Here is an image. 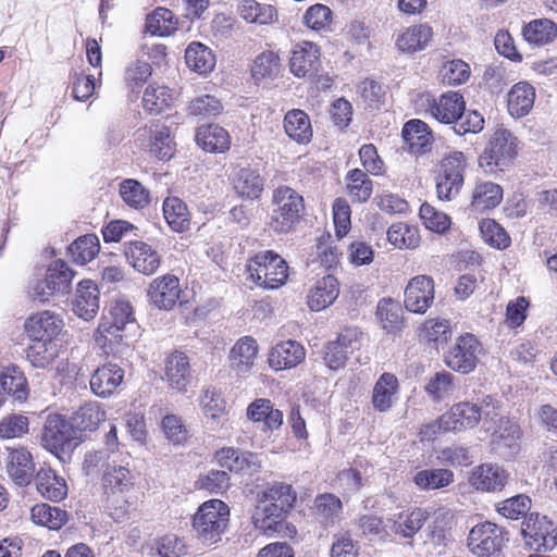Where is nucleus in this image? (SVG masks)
<instances>
[{
	"label": "nucleus",
	"mask_w": 557,
	"mask_h": 557,
	"mask_svg": "<svg viewBox=\"0 0 557 557\" xmlns=\"http://www.w3.org/2000/svg\"><path fill=\"white\" fill-rule=\"evenodd\" d=\"M498 409L497 400L490 395L479 403L461 401L454 405L437 422L424 425L421 433L424 437L431 438L440 431L460 432L473 429L480 421L490 430V423L495 422L499 416Z\"/></svg>",
	"instance_id": "1"
},
{
	"label": "nucleus",
	"mask_w": 557,
	"mask_h": 557,
	"mask_svg": "<svg viewBox=\"0 0 557 557\" xmlns=\"http://www.w3.org/2000/svg\"><path fill=\"white\" fill-rule=\"evenodd\" d=\"M297 499L290 484L275 482L258 494V505L252 515L257 530L267 535L280 532L283 528V513L288 511Z\"/></svg>",
	"instance_id": "2"
},
{
	"label": "nucleus",
	"mask_w": 557,
	"mask_h": 557,
	"mask_svg": "<svg viewBox=\"0 0 557 557\" xmlns=\"http://www.w3.org/2000/svg\"><path fill=\"white\" fill-rule=\"evenodd\" d=\"M64 321L55 310L37 311V368L48 366L62 347Z\"/></svg>",
	"instance_id": "3"
},
{
	"label": "nucleus",
	"mask_w": 557,
	"mask_h": 557,
	"mask_svg": "<svg viewBox=\"0 0 557 557\" xmlns=\"http://www.w3.org/2000/svg\"><path fill=\"white\" fill-rule=\"evenodd\" d=\"M273 206L270 227L277 234H287L295 230L304 210L302 196L288 186H280L273 191Z\"/></svg>",
	"instance_id": "4"
},
{
	"label": "nucleus",
	"mask_w": 557,
	"mask_h": 557,
	"mask_svg": "<svg viewBox=\"0 0 557 557\" xmlns=\"http://www.w3.org/2000/svg\"><path fill=\"white\" fill-rule=\"evenodd\" d=\"M230 521V509L220 499L205 502L194 515L193 528L197 537L211 545L221 540Z\"/></svg>",
	"instance_id": "5"
},
{
	"label": "nucleus",
	"mask_w": 557,
	"mask_h": 557,
	"mask_svg": "<svg viewBox=\"0 0 557 557\" xmlns=\"http://www.w3.org/2000/svg\"><path fill=\"white\" fill-rule=\"evenodd\" d=\"M246 270L248 278L265 289L281 287L288 277L286 261L272 250L258 252L248 261Z\"/></svg>",
	"instance_id": "6"
},
{
	"label": "nucleus",
	"mask_w": 557,
	"mask_h": 557,
	"mask_svg": "<svg viewBox=\"0 0 557 557\" xmlns=\"http://www.w3.org/2000/svg\"><path fill=\"white\" fill-rule=\"evenodd\" d=\"M517 154V137L506 128H498L491 135L479 164L487 173L503 172L513 163Z\"/></svg>",
	"instance_id": "7"
},
{
	"label": "nucleus",
	"mask_w": 557,
	"mask_h": 557,
	"mask_svg": "<svg viewBox=\"0 0 557 557\" xmlns=\"http://www.w3.org/2000/svg\"><path fill=\"white\" fill-rule=\"evenodd\" d=\"M75 275V271L64 260L51 261L44 278L37 282V301L47 302L53 296L69 294Z\"/></svg>",
	"instance_id": "8"
},
{
	"label": "nucleus",
	"mask_w": 557,
	"mask_h": 557,
	"mask_svg": "<svg viewBox=\"0 0 557 557\" xmlns=\"http://www.w3.org/2000/svg\"><path fill=\"white\" fill-rule=\"evenodd\" d=\"M482 352L479 339L471 333H465L445 352L444 362L453 371L468 374L475 369Z\"/></svg>",
	"instance_id": "9"
},
{
	"label": "nucleus",
	"mask_w": 557,
	"mask_h": 557,
	"mask_svg": "<svg viewBox=\"0 0 557 557\" xmlns=\"http://www.w3.org/2000/svg\"><path fill=\"white\" fill-rule=\"evenodd\" d=\"M521 535L524 545L531 550H552L557 545L554 523L539 513H530L522 522Z\"/></svg>",
	"instance_id": "10"
},
{
	"label": "nucleus",
	"mask_w": 557,
	"mask_h": 557,
	"mask_svg": "<svg viewBox=\"0 0 557 557\" xmlns=\"http://www.w3.org/2000/svg\"><path fill=\"white\" fill-rule=\"evenodd\" d=\"M466 158L460 151H454L443 159L441 172L436 178V193L441 200L455 198L463 184Z\"/></svg>",
	"instance_id": "11"
},
{
	"label": "nucleus",
	"mask_w": 557,
	"mask_h": 557,
	"mask_svg": "<svg viewBox=\"0 0 557 557\" xmlns=\"http://www.w3.org/2000/svg\"><path fill=\"white\" fill-rule=\"evenodd\" d=\"M102 483L108 507H113L124 513L128 504L125 494L134 485L129 470L123 466H108L102 476Z\"/></svg>",
	"instance_id": "12"
},
{
	"label": "nucleus",
	"mask_w": 557,
	"mask_h": 557,
	"mask_svg": "<svg viewBox=\"0 0 557 557\" xmlns=\"http://www.w3.org/2000/svg\"><path fill=\"white\" fill-rule=\"evenodd\" d=\"M505 543V532L496 523L485 521L474 525L468 536L469 549L479 557L498 553Z\"/></svg>",
	"instance_id": "13"
},
{
	"label": "nucleus",
	"mask_w": 557,
	"mask_h": 557,
	"mask_svg": "<svg viewBox=\"0 0 557 557\" xmlns=\"http://www.w3.org/2000/svg\"><path fill=\"white\" fill-rule=\"evenodd\" d=\"M76 440L77 436L71 423L61 414H49L47 417L41 435L45 448L54 454L65 453L76 445Z\"/></svg>",
	"instance_id": "14"
},
{
	"label": "nucleus",
	"mask_w": 557,
	"mask_h": 557,
	"mask_svg": "<svg viewBox=\"0 0 557 557\" xmlns=\"http://www.w3.org/2000/svg\"><path fill=\"white\" fill-rule=\"evenodd\" d=\"M508 481V471L503 466L493 462L474 467L469 476L471 486L481 492H500Z\"/></svg>",
	"instance_id": "15"
},
{
	"label": "nucleus",
	"mask_w": 557,
	"mask_h": 557,
	"mask_svg": "<svg viewBox=\"0 0 557 557\" xmlns=\"http://www.w3.org/2000/svg\"><path fill=\"white\" fill-rule=\"evenodd\" d=\"M434 300V283L430 276L411 278L405 289V307L413 313H424Z\"/></svg>",
	"instance_id": "16"
},
{
	"label": "nucleus",
	"mask_w": 557,
	"mask_h": 557,
	"mask_svg": "<svg viewBox=\"0 0 557 557\" xmlns=\"http://www.w3.org/2000/svg\"><path fill=\"white\" fill-rule=\"evenodd\" d=\"M181 293L180 280L173 274L156 277L148 288L150 302L162 310H171L180 299Z\"/></svg>",
	"instance_id": "17"
},
{
	"label": "nucleus",
	"mask_w": 557,
	"mask_h": 557,
	"mask_svg": "<svg viewBox=\"0 0 557 557\" xmlns=\"http://www.w3.org/2000/svg\"><path fill=\"white\" fill-rule=\"evenodd\" d=\"M100 308V292L91 280L81 281L72 301V310L79 319L91 321L96 318Z\"/></svg>",
	"instance_id": "18"
},
{
	"label": "nucleus",
	"mask_w": 557,
	"mask_h": 557,
	"mask_svg": "<svg viewBox=\"0 0 557 557\" xmlns=\"http://www.w3.org/2000/svg\"><path fill=\"white\" fill-rule=\"evenodd\" d=\"M320 54V48L311 41L297 44L289 60L290 72L297 77L315 75L321 66Z\"/></svg>",
	"instance_id": "19"
},
{
	"label": "nucleus",
	"mask_w": 557,
	"mask_h": 557,
	"mask_svg": "<svg viewBox=\"0 0 557 557\" xmlns=\"http://www.w3.org/2000/svg\"><path fill=\"white\" fill-rule=\"evenodd\" d=\"M428 519L429 512L425 509L413 508L411 510L389 515L386 521L395 535L404 540H412Z\"/></svg>",
	"instance_id": "20"
},
{
	"label": "nucleus",
	"mask_w": 557,
	"mask_h": 557,
	"mask_svg": "<svg viewBox=\"0 0 557 557\" xmlns=\"http://www.w3.org/2000/svg\"><path fill=\"white\" fill-rule=\"evenodd\" d=\"M128 263L139 273L153 274L160 267L161 257L149 244L140 240L129 242L125 247Z\"/></svg>",
	"instance_id": "21"
},
{
	"label": "nucleus",
	"mask_w": 557,
	"mask_h": 557,
	"mask_svg": "<svg viewBox=\"0 0 557 557\" xmlns=\"http://www.w3.org/2000/svg\"><path fill=\"white\" fill-rule=\"evenodd\" d=\"M305 357V348L298 342L288 339L270 349L268 363L274 371L287 370L301 363Z\"/></svg>",
	"instance_id": "22"
},
{
	"label": "nucleus",
	"mask_w": 557,
	"mask_h": 557,
	"mask_svg": "<svg viewBox=\"0 0 557 557\" xmlns=\"http://www.w3.org/2000/svg\"><path fill=\"white\" fill-rule=\"evenodd\" d=\"M215 458L220 467L236 473H253L261 467V460L257 454L242 451L233 447L220 449L216 451Z\"/></svg>",
	"instance_id": "23"
},
{
	"label": "nucleus",
	"mask_w": 557,
	"mask_h": 557,
	"mask_svg": "<svg viewBox=\"0 0 557 557\" xmlns=\"http://www.w3.org/2000/svg\"><path fill=\"white\" fill-rule=\"evenodd\" d=\"M124 370L117 364L107 363L97 368L90 377V389L98 397H109L121 385Z\"/></svg>",
	"instance_id": "24"
},
{
	"label": "nucleus",
	"mask_w": 557,
	"mask_h": 557,
	"mask_svg": "<svg viewBox=\"0 0 557 557\" xmlns=\"http://www.w3.org/2000/svg\"><path fill=\"white\" fill-rule=\"evenodd\" d=\"M466 109L463 97L455 91L443 94L430 102V112L441 123L451 124L460 117Z\"/></svg>",
	"instance_id": "25"
},
{
	"label": "nucleus",
	"mask_w": 557,
	"mask_h": 557,
	"mask_svg": "<svg viewBox=\"0 0 557 557\" xmlns=\"http://www.w3.org/2000/svg\"><path fill=\"white\" fill-rule=\"evenodd\" d=\"M258 355V344L251 336L239 338L230 352V363L232 370L238 375H247Z\"/></svg>",
	"instance_id": "26"
},
{
	"label": "nucleus",
	"mask_w": 557,
	"mask_h": 557,
	"mask_svg": "<svg viewBox=\"0 0 557 557\" xmlns=\"http://www.w3.org/2000/svg\"><path fill=\"white\" fill-rule=\"evenodd\" d=\"M235 193L245 199H258L264 187V180L259 170L250 166L240 168L234 172L232 178Z\"/></svg>",
	"instance_id": "27"
},
{
	"label": "nucleus",
	"mask_w": 557,
	"mask_h": 557,
	"mask_svg": "<svg viewBox=\"0 0 557 557\" xmlns=\"http://www.w3.org/2000/svg\"><path fill=\"white\" fill-rule=\"evenodd\" d=\"M338 282L333 275L317 281L308 295V306L312 311H321L331 306L338 297Z\"/></svg>",
	"instance_id": "28"
},
{
	"label": "nucleus",
	"mask_w": 557,
	"mask_h": 557,
	"mask_svg": "<svg viewBox=\"0 0 557 557\" xmlns=\"http://www.w3.org/2000/svg\"><path fill=\"white\" fill-rule=\"evenodd\" d=\"M247 417L253 422H262L264 431L278 430L283 424V412L267 398L252 401L247 408Z\"/></svg>",
	"instance_id": "29"
},
{
	"label": "nucleus",
	"mask_w": 557,
	"mask_h": 557,
	"mask_svg": "<svg viewBox=\"0 0 557 557\" xmlns=\"http://www.w3.org/2000/svg\"><path fill=\"white\" fill-rule=\"evenodd\" d=\"M197 144L206 151L222 153L230 149L231 137L227 131L219 125L200 126L196 134Z\"/></svg>",
	"instance_id": "30"
},
{
	"label": "nucleus",
	"mask_w": 557,
	"mask_h": 557,
	"mask_svg": "<svg viewBox=\"0 0 557 557\" xmlns=\"http://www.w3.org/2000/svg\"><path fill=\"white\" fill-rule=\"evenodd\" d=\"M8 473L16 485H29L34 478V463L32 454L25 448L14 449L11 453Z\"/></svg>",
	"instance_id": "31"
},
{
	"label": "nucleus",
	"mask_w": 557,
	"mask_h": 557,
	"mask_svg": "<svg viewBox=\"0 0 557 557\" xmlns=\"http://www.w3.org/2000/svg\"><path fill=\"white\" fill-rule=\"evenodd\" d=\"M398 392L397 377L388 372L383 373L374 384L372 405L380 412L389 410L395 403Z\"/></svg>",
	"instance_id": "32"
},
{
	"label": "nucleus",
	"mask_w": 557,
	"mask_h": 557,
	"mask_svg": "<svg viewBox=\"0 0 557 557\" xmlns=\"http://www.w3.org/2000/svg\"><path fill=\"white\" fill-rule=\"evenodd\" d=\"M401 135L411 153H424L432 143L430 127L421 120L408 121L403 127Z\"/></svg>",
	"instance_id": "33"
},
{
	"label": "nucleus",
	"mask_w": 557,
	"mask_h": 557,
	"mask_svg": "<svg viewBox=\"0 0 557 557\" xmlns=\"http://www.w3.org/2000/svg\"><path fill=\"white\" fill-rule=\"evenodd\" d=\"M343 504L339 497L331 493L317 495L314 499V515L318 522L329 528L341 520Z\"/></svg>",
	"instance_id": "34"
},
{
	"label": "nucleus",
	"mask_w": 557,
	"mask_h": 557,
	"mask_svg": "<svg viewBox=\"0 0 557 557\" xmlns=\"http://www.w3.org/2000/svg\"><path fill=\"white\" fill-rule=\"evenodd\" d=\"M432 28L426 24L406 28L396 39V46L401 52L412 53L423 50L432 39Z\"/></svg>",
	"instance_id": "35"
},
{
	"label": "nucleus",
	"mask_w": 557,
	"mask_h": 557,
	"mask_svg": "<svg viewBox=\"0 0 557 557\" xmlns=\"http://www.w3.org/2000/svg\"><path fill=\"white\" fill-rule=\"evenodd\" d=\"M163 216L172 231L183 233L189 230L190 213L178 197H168L162 206Z\"/></svg>",
	"instance_id": "36"
},
{
	"label": "nucleus",
	"mask_w": 557,
	"mask_h": 557,
	"mask_svg": "<svg viewBox=\"0 0 557 557\" xmlns=\"http://www.w3.org/2000/svg\"><path fill=\"white\" fill-rule=\"evenodd\" d=\"M286 135L298 144H308L312 138L309 116L299 109L290 110L284 117Z\"/></svg>",
	"instance_id": "37"
},
{
	"label": "nucleus",
	"mask_w": 557,
	"mask_h": 557,
	"mask_svg": "<svg viewBox=\"0 0 557 557\" xmlns=\"http://www.w3.org/2000/svg\"><path fill=\"white\" fill-rule=\"evenodd\" d=\"M106 412L97 401H88L81 406L71 418V425L76 431H94L101 421H104Z\"/></svg>",
	"instance_id": "38"
},
{
	"label": "nucleus",
	"mask_w": 557,
	"mask_h": 557,
	"mask_svg": "<svg viewBox=\"0 0 557 557\" xmlns=\"http://www.w3.org/2000/svg\"><path fill=\"white\" fill-rule=\"evenodd\" d=\"M37 493L51 502H60L67 494V487L63 478L58 476L51 469L37 471Z\"/></svg>",
	"instance_id": "39"
},
{
	"label": "nucleus",
	"mask_w": 557,
	"mask_h": 557,
	"mask_svg": "<svg viewBox=\"0 0 557 557\" xmlns=\"http://www.w3.org/2000/svg\"><path fill=\"white\" fill-rule=\"evenodd\" d=\"M165 379L172 388L184 391L189 380V362L183 352H174L165 363Z\"/></svg>",
	"instance_id": "40"
},
{
	"label": "nucleus",
	"mask_w": 557,
	"mask_h": 557,
	"mask_svg": "<svg viewBox=\"0 0 557 557\" xmlns=\"http://www.w3.org/2000/svg\"><path fill=\"white\" fill-rule=\"evenodd\" d=\"M99 251L100 243L95 234L79 236L67 247V253L78 265H85L94 260Z\"/></svg>",
	"instance_id": "41"
},
{
	"label": "nucleus",
	"mask_w": 557,
	"mask_h": 557,
	"mask_svg": "<svg viewBox=\"0 0 557 557\" xmlns=\"http://www.w3.org/2000/svg\"><path fill=\"white\" fill-rule=\"evenodd\" d=\"M534 88L525 82L516 84L508 94V109L512 115L524 116L534 104Z\"/></svg>",
	"instance_id": "42"
},
{
	"label": "nucleus",
	"mask_w": 557,
	"mask_h": 557,
	"mask_svg": "<svg viewBox=\"0 0 557 557\" xmlns=\"http://www.w3.org/2000/svg\"><path fill=\"white\" fill-rule=\"evenodd\" d=\"M454 473L448 469H423L417 471L412 481L421 491L440 490L454 482Z\"/></svg>",
	"instance_id": "43"
},
{
	"label": "nucleus",
	"mask_w": 557,
	"mask_h": 557,
	"mask_svg": "<svg viewBox=\"0 0 557 557\" xmlns=\"http://www.w3.org/2000/svg\"><path fill=\"white\" fill-rule=\"evenodd\" d=\"M503 199V188L493 182H480L472 193L471 206L482 211L497 207Z\"/></svg>",
	"instance_id": "44"
},
{
	"label": "nucleus",
	"mask_w": 557,
	"mask_h": 557,
	"mask_svg": "<svg viewBox=\"0 0 557 557\" xmlns=\"http://www.w3.org/2000/svg\"><path fill=\"white\" fill-rule=\"evenodd\" d=\"M387 240L398 249H416L420 246L421 237L418 227L398 222L388 227Z\"/></svg>",
	"instance_id": "45"
},
{
	"label": "nucleus",
	"mask_w": 557,
	"mask_h": 557,
	"mask_svg": "<svg viewBox=\"0 0 557 557\" xmlns=\"http://www.w3.org/2000/svg\"><path fill=\"white\" fill-rule=\"evenodd\" d=\"M347 194L354 202H366L373 191V182L369 175L360 169L348 171L346 177Z\"/></svg>",
	"instance_id": "46"
},
{
	"label": "nucleus",
	"mask_w": 557,
	"mask_h": 557,
	"mask_svg": "<svg viewBox=\"0 0 557 557\" xmlns=\"http://www.w3.org/2000/svg\"><path fill=\"white\" fill-rule=\"evenodd\" d=\"M187 66L199 74L210 73L215 65L212 51L201 42H191L185 51Z\"/></svg>",
	"instance_id": "47"
},
{
	"label": "nucleus",
	"mask_w": 557,
	"mask_h": 557,
	"mask_svg": "<svg viewBox=\"0 0 557 557\" xmlns=\"http://www.w3.org/2000/svg\"><path fill=\"white\" fill-rule=\"evenodd\" d=\"M522 35L528 42L543 46L557 36V25L548 18L533 20L523 27Z\"/></svg>",
	"instance_id": "48"
},
{
	"label": "nucleus",
	"mask_w": 557,
	"mask_h": 557,
	"mask_svg": "<svg viewBox=\"0 0 557 557\" xmlns=\"http://www.w3.org/2000/svg\"><path fill=\"white\" fill-rule=\"evenodd\" d=\"M239 15L248 23L268 25L277 21L276 10L270 4L256 0H244L239 5Z\"/></svg>",
	"instance_id": "49"
},
{
	"label": "nucleus",
	"mask_w": 557,
	"mask_h": 557,
	"mask_svg": "<svg viewBox=\"0 0 557 557\" xmlns=\"http://www.w3.org/2000/svg\"><path fill=\"white\" fill-rule=\"evenodd\" d=\"M173 101V91L158 84H150L143 96V107L152 114H159L171 106Z\"/></svg>",
	"instance_id": "50"
},
{
	"label": "nucleus",
	"mask_w": 557,
	"mask_h": 557,
	"mask_svg": "<svg viewBox=\"0 0 557 557\" xmlns=\"http://www.w3.org/2000/svg\"><path fill=\"white\" fill-rule=\"evenodd\" d=\"M200 407L208 422L219 424L225 417V400L221 393L208 387L200 397Z\"/></svg>",
	"instance_id": "51"
},
{
	"label": "nucleus",
	"mask_w": 557,
	"mask_h": 557,
	"mask_svg": "<svg viewBox=\"0 0 557 557\" xmlns=\"http://www.w3.org/2000/svg\"><path fill=\"white\" fill-rule=\"evenodd\" d=\"M120 196L131 208L144 209L150 202L149 190L137 180L127 178L120 184Z\"/></svg>",
	"instance_id": "52"
},
{
	"label": "nucleus",
	"mask_w": 557,
	"mask_h": 557,
	"mask_svg": "<svg viewBox=\"0 0 557 557\" xmlns=\"http://www.w3.org/2000/svg\"><path fill=\"white\" fill-rule=\"evenodd\" d=\"M177 28L174 13L166 8H158L147 17L146 29L151 35L170 36Z\"/></svg>",
	"instance_id": "53"
},
{
	"label": "nucleus",
	"mask_w": 557,
	"mask_h": 557,
	"mask_svg": "<svg viewBox=\"0 0 557 557\" xmlns=\"http://www.w3.org/2000/svg\"><path fill=\"white\" fill-rule=\"evenodd\" d=\"M281 59L274 51H263L256 57L251 65V76L256 82L273 79L278 75Z\"/></svg>",
	"instance_id": "54"
},
{
	"label": "nucleus",
	"mask_w": 557,
	"mask_h": 557,
	"mask_svg": "<svg viewBox=\"0 0 557 557\" xmlns=\"http://www.w3.org/2000/svg\"><path fill=\"white\" fill-rule=\"evenodd\" d=\"M376 315L388 333L400 330L403 324V309L400 305L392 299H382L377 304Z\"/></svg>",
	"instance_id": "55"
},
{
	"label": "nucleus",
	"mask_w": 557,
	"mask_h": 557,
	"mask_svg": "<svg viewBox=\"0 0 557 557\" xmlns=\"http://www.w3.org/2000/svg\"><path fill=\"white\" fill-rule=\"evenodd\" d=\"M187 111L193 116L215 117L222 113L223 104L215 96L205 94L191 99Z\"/></svg>",
	"instance_id": "56"
},
{
	"label": "nucleus",
	"mask_w": 557,
	"mask_h": 557,
	"mask_svg": "<svg viewBox=\"0 0 557 557\" xmlns=\"http://www.w3.org/2000/svg\"><path fill=\"white\" fill-rule=\"evenodd\" d=\"M129 335L131 333L111 320L102 321L96 330L95 342L100 348L106 349L127 339Z\"/></svg>",
	"instance_id": "57"
},
{
	"label": "nucleus",
	"mask_w": 557,
	"mask_h": 557,
	"mask_svg": "<svg viewBox=\"0 0 557 557\" xmlns=\"http://www.w3.org/2000/svg\"><path fill=\"white\" fill-rule=\"evenodd\" d=\"M0 386L4 397L11 395L14 399L22 401L26 399V380L16 368H8L0 376Z\"/></svg>",
	"instance_id": "58"
},
{
	"label": "nucleus",
	"mask_w": 557,
	"mask_h": 557,
	"mask_svg": "<svg viewBox=\"0 0 557 557\" xmlns=\"http://www.w3.org/2000/svg\"><path fill=\"white\" fill-rule=\"evenodd\" d=\"M453 331L448 320L431 319L424 322L420 336L428 343H434L437 346L446 344L451 337Z\"/></svg>",
	"instance_id": "59"
},
{
	"label": "nucleus",
	"mask_w": 557,
	"mask_h": 557,
	"mask_svg": "<svg viewBox=\"0 0 557 557\" xmlns=\"http://www.w3.org/2000/svg\"><path fill=\"white\" fill-rule=\"evenodd\" d=\"M454 389V375L445 370L436 372L425 385V392L435 401L446 398Z\"/></svg>",
	"instance_id": "60"
},
{
	"label": "nucleus",
	"mask_w": 557,
	"mask_h": 557,
	"mask_svg": "<svg viewBox=\"0 0 557 557\" xmlns=\"http://www.w3.org/2000/svg\"><path fill=\"white\" fill-rule=\"evenodd\" d=\"M442 82L447 85H461L470 77V66L460 59L445 62L440 71Z\"/></svg>",
	"instance_id": "61"
},
{
	"label": "nucleus",
	"mask_w": 557,
	"mask_h": 557,
	"mask_svg": "<svg viewBox=\"0 0 557 557\" xmlns=\"http://www.w3.org/2000/svg\"><path fill=\"white\" fill-rule=\"evenodd\" d=\"M111 321L123 327L128 333H134L138 329L134 317L133 307L128 300L116 299L111 307Z\"/></svg>",
	"instance_id": "62"
},
{
	"label": "nucleus",
	"mask_w": 557,
	"mask_h": 557,
	"mask_svg": "<svg viewBox=\"0 0 557 557\" xmlns=\"http://www.w3.org/2000/svg\"><path fill=\"white\" fill-rule=\"evenodd\" d=\"M530 508L531 499L523 494L510 497L496 505L497 512L511 520H518L520 517L525 516Z\"/></svg>",
	"instance_id": "63"
},
{
	"label": "nucleus",
	"mask_w": 557,
	"mask_h": 557,
	"mask_svg": "<svg viewBox=\"0 0 557 557\" xmlns=\"http://www.w3.org/2000/svg\"><path fill=\"white\" fill-rule=\"evenodd\" d=\"M160 557H182L187 553L185 542L174 534L162 536L151 546Z\"/></svg>",
	"instance_id": "64"
}]
</instances>
